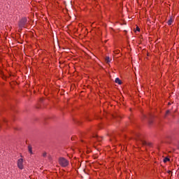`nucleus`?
<instances>
[{"mask_svg":"<svg viewBox=\"0 0 179 179\" xmlns=\"http://www.w3.org/2000/svg\"><path fill=\"white\" fill-rule=\"evenodd\" d=\"M115 83H117L118 85H121L122 83L121 82V80H120L118 78H115Z\"/></svg>","mask_w":179,"mask_h":179,"instance_id":"0eeeda50","label":"nucleus"},{"mask_svg":"<svg viewBox=\"0 0 179 179\" xmlns=\"http://www.w3.org/2000/svg\"><path fill=\"white\" fill-rule=\"evenodd\" d=\"M59 163L62 167H68V166H69V161L64 157H60L59 159Z\"/></svg>","mask_w":179,"mask_h":179,"instance_id":"f257e3e1","label":"nucleus"},{"mask_svg":"<svg viewBox=\"0 0 179 179\" xmlns=\"http://www.w3.org/2000/svg\"><path fill=\"white\" fill-rule=\"evenodd\" d=\"M173 22H174V20L173 19V17H171L170 19L168 21L169 26H171V24H173Z\"/></svg>","mask_w":179,"mask_h":179,"instance_id":"39448f33","label":"nucleus"},{"mask_svg":"<svg viewBox=\"0 0 179 179\" xmlns=\"http://www.w3.org/2000/svg\"><path fill=\"white\" fill-rule=\"evenodd\" d=\"M167 162H170V159H169L168 157H165L164 159V163H167Z\"/></svg>","mask_w":179,"mask_h":179,"instance_id":"1a4fd4ad","label":"nucleus"},{"mask_svg":"<svg viewBox=\"0 0 179 179\" xmlns=\"http://www.w3.org/2000/svg\"><path fill=\"white\" fill-rule=\"evenodd\" d=\"M28 150L31 155H33V150H32L31 145L28 146Z\"/></svg>","mask_w":179,"mask_h":179,"instance_id":"6e6552de","label":"nucleus"},{"mask_svg":"<svg viewBox=\"0 0 179 179\" xmlns=\"http://www.w3.org/2000/svg\"><path fill=\"white\" fill-rule=\"evenodd\" d=\"M167 114H170V110H167V111H166V115H167Z\"/></svg>","mask_w":179,"mask_h":179,"instance_id":"f8f14e48","label":"nucleus"},{"mask_svg":"<svg viewBox=\"0 0 179 179\" xmlns=\"http://www.w3.org/2000/svg\"><path fill=\"white\" fill-rule=\"evenodd\" d=\"M27 24V18L24 17L22 18L20 22H19V27L20 29H23V27H26V25Z\"/></svg>","mask_w":179,"mask_h":179,"instance_id":"f03ea898","label":"nucleus"},{"mask_svg":"<svg viewBox=\"0 0 179 179\" xmlns=\"http://www.w3.org/2000/svg\"><path fill=\"white\" fill-rule=\"evenodd\" d=\"M136 30H137V31H141V29H139V27H136Z\"/></svg>","mask_w":179,"mask_h":179,"instance_id":"9b49d317","label":"nucleus"},{"mask_svg":"<svg viewBox=\"0 0 179 179\" xmlns=\"http://www.w3.org/2000/svg\"><path fill=\"white\" fill-rule=\"evenodd\" d=\"M170 173H171V171H169V174H170Z\"/></svg>","mask_w":179,"mask_h":179,"instance_id":"4468645a","label":"nucleus"},{"mask_svg":"<svg viewBox=\"0 0 179 179\" xmlns=\"http://www.w3.org/2000/svg\"><path fill=\"white\" fill-rule=\"evenodd\" d=\"M42 156L43 157H47V152H43Z\"/></svg>","mask_w":179,"mask_h":179,"instance_id":"9d476101","label":"nucleus"},{"mask_svg":"<svg viewBox=\"0 0 179 179\" xmlns=\"http://www.w3.org/2000/svg\"><path fill=\"white\" fill-rule=\"evenodd\" d=\"M17 167L20 169V170H23V159L20 158L17 161Z\"/></svg>","mask_w":179,"mask_h":179,"instance_id":"7ed1b4c3","label":"nucleus"},{"mask_svg":"<svg viewBox=\"0 0 179 179\" xmlns=\"http://www.w3.org/2000/svg\"><path fill=\"white\" fill-rule=\"evenodd\" d=\"M139 142H140V143H141V145H143V146H146L147 145L148 146H150V143H148V142L145 141V140H143L142 138L139 139Z\"/></svg>","mask_w":179,"mask_h":179,"instance_id":"20e7f679","label":"nucleus"},{"mask_svg":"<svg viewBox=\"0 0 179 179\" xmlns=\"http://www.w3.org/2000/svg\"><path fill=\"white\" fill-rule=\"evenodd\" d=\"M97 140H98L99 141H101V138H98Z\"/></svg>","mask_w":179,"mask_h":179,"instance_id":"ddd939ff","label":"nucleus"},{"mask_svg":"<svg viewBox=\"0 0 179 179\" xmlns=\"http://www.w3.org/2000/svg\"><path fill=\"white\" fill-rule=\"evenodd\" d=\"M105 61L107 64H110V62H111V59H110V57H106L105 58Z\"/></svg>","mask_w":179,"mask_h":179,"instance_id":"423d86ee","label":"nucleus"},{"mask_svg":"<svg viewBox=\"0 0 179 179\" xmlns=\"http://www.w3.org/2000/svg\"><path fill=\"white\" fill-rule=\"evenodd\" d=\"M0 127H1V123H0Z\"/></svg>","mask_w":179,"mask_h":179,"instance_id":"2eb2a0df","label":"nucleus"}]
</instances>
